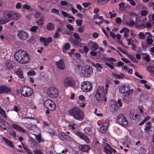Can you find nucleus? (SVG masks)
Instances as JSON below:
<instances>
[{"label":"nucleus","instance_id":"4","mask_svg":"<svg viewBox=\"0 0 154 154\" xmlns=\"http://www.w3.org/2000/svg\"><path fill=\"white\" fill-rule=\"evenodd\" d=\"M102 61L105 62V65L109 67L111 69H113L114 66H113L114 63L113 61H116V59L112 57H104L101 58Z\"/></svg>","mask_w":154,"mask_h":154},{"label":"nucleus","instance_id":"39","mask_svg":"<svg viewBox=\"0 0 154 154\" xmlns=\"http://www.w3.org/2000/svg\"><path fill=\"white\" fill-rule=\"evenodd\" d=\"M70 47V45L68 43H66L62 48V50L64 52H65L66 51L68 50Z\"/></svg>","mask_w":154,"mask_h":154},{"label":"nucleus","instance_id":"7","mask_svg":"<svg viewBox=\"0 0 154 154\" xmlns=\"http://www.w3.org/2000/svg\"><path fill=\"white\" fill-rule=\"evenodd\" d=\"M109 105L110 107L115 110L118 107L122 106L121 99H118L117 103L115 100H111L110 101Z\"/></svg>","mask_w":154,"mask_h":154},{"label":"nucleus","instance_id":"30","mask_svg":"<svg viewBox=\"0 0 154 154\" xmlns=\"http://www.w3.org/2000/svg\"><path fill=\"white\" fill-rule=\"evenodd\" d=\"M60 11L62 14L65 17H67L69 18L73 19V20H75V18L71 16L70 14H68L66 12L62 10H61Z\"/></svg>","mask_w":154,"mask_h":154},{"label":"nucleus","instance_id":"29","mask_svg":"<svg viewBox=\"0 0 154 154\" xmlns=\"http://www.w3.org/2000/svg\"><path fill=\"white\" fill-rule=\"evenodd\" d=\"M2 139L4 140L5 143L9 146L13 148L14 147V145L11 141L4 137H2Z\"/></svg>","mask_w":154,"mask_h":154},{"label":"nucleus","instance_id":"64","mask_svg":"<svg viewBox=\"0 0 154 154\" xmlns=\"http://www.w3.org/2000/svg\"><path fill=\"white\" fill-rule=\"evenodd\" d=\"M35 154H45L42 151L39 150H35L34 151Z\"/></svg>","mask_w":154,"mask_h":154},{"label":"nucleus","instance_id":"9","mask_svg":"<svg viewBox=\"0 0 154 154\" xmlns=\"http://www.w3.org/2000/svg\"><path fill=\"white\" fill-rule=\"evenodd\" d=\"M47 94L50 97L55 98L58 96L57 90L54 88H50L48 89Z\"/></svg>","mask_w":154,"mask_h":154},{"label":"nucleus","instance_id":"19","mask_svg":"<svg viewBox=\"0 0 154 154\" xmlns=\"http://www.w3.org/2000/svg\"><path fill=\"white\" fill-rule=\"evenodd\" d=\"M76 134L81 139L84 140L87 143H88L90 141L89 138L83 133L79 131H77L76 132Z\"/></svg>","mask_w":154,"mask_h":154},{"label":"nucleus","instance_id":"12","mask_svg":"<svg viewBox=\"0 0 154 154\" xmlns=\"http://www.w3.org/2000/svg\"><path fill=\"white\" fill-rule=\"evenodd\" d=\"M133 92L134 90L133 89H130L127 94L125 95L123 97V101L125 103H128L130 102L132 100L131 94L133 93Z\"/></svg>","mask_w":154,"mask_h":154},{"label":"nucleus","instance_id":"8","mask_svg":"<svg viewBox=\"0 0 154 154\" xmlns=\"http://www.w3.org/2000/svg\"><path fill=\"white\" fill-rule=\"evenodd\" d=\"M63 84L65 87H73L75 83L73 79L70 77H67L65 79Z\"/></svg>","mask_w":154,"mask_h":154},{"label":"nucleus","instance_id":"33","mask_svg":"<svg viewBox=\"0 0 154 154\" xmlns=\"http://www.w3.org/2000/svg\"><path fill=\"white\" fill-rule=\"evenodd\" d=\"M91 49L93 50L96 51L99 48L98 44L96 42H92L91 43Z\"/></svg>","mask_w":154,"mask_h":154},{"label":"nucleus","instance_id":"50","mask_svg":"<svg viewBox=\"0 0 154 154\" xmlns=\"http://www.w3.org/2000/svg\"><path fill=\"white\" fill-rule=\"evenodd\" d=\"M125 3L124 2H121L119 3V9L121 10H123L125 8Z\"/></svg>","mask_w":154,"mask_h":154},{"label":"nucleus","instance_id":"45","mask_svg":"<svg viewBox=\"0 0 154 154\" xmlns=\"http://www.w3.org/2000/svg\"><path fill=\"white\" fill-rule=\"evenodd\" d=\"M78 103L79 104V106L80 107L84 108L86 105V103L84 102V101H78Z\"/></svg>","mask_w":154,"mask_h":154},{"label":"nucleus","instance_id":"34","mask_svg":"<svg viewBox=\"0 0 154 154\" xmlns=\"http://www.w3.org/2000/svg\"><path fill=\"white\" fill-rule=\"evenodd\" d=\"M44 18L43 17H41L40 19L37 21L38 25L41 27H42L44 24Z\"/></svg>","mask_w":154,"mask_h":154},{"label":"nucleus","instance_id":"6","mask_svg":"<svg viewBox=\"0 0 154 154\" xmlns=\"http://www.w3.org/2000/svg\"><path fill=\"white\" fill-rule=\"evenodd\" d=\"M116 121L119 124L124 127L127 126L128 124V120L123 114H120L118 116Z\"/></svg>","mask_w":154,"mask_h":154},{"label":"nucleus","instance_id":"61","mask_svg":"<svg viewBox=\"0 0 154 154\" xmlns=\"http://www.w3.org/2000/svg\"><path fill=\"white\" fill-rule=\"evenodd\" d=\"M127 56L129 59L131 60H132L134 62H136V60L135 58L132 56L130 55H128Z\"/></svg>","mask_w":154,"mask_h":154},{"label":"nucleus","instance_id":"48","mask_svg":"<svg viewBox=\"0 0 154 154\" xmlns=\"http://www.w3.org/2000/svg\"><path fill=\"white\" fill-rule=\"evenodd\" d=\"M21 143L22 145V146L23 148L24 149H25V150L29 154H33V153L31 152L30 151V150L27 148H26V147L23 144V143L22 142H21Z\"/></svg>","mask_w":154,"mask_h":154},{"label":"nucleus","instance_id":"21","mask_svg":"<svg viewBox=\"0 0 154 154\" xmlns=\"http://www.w3.org/2000/svg\"><path fill=\"white\" fill-rule=\"evenodd\" d=\"M10 12V20H17L20 17V15L17 13L15 12L12 13Z\"/></svg>","mask_w":154,"mask_h":154},{"label":"nucleus","instance_id":"42","mask_svg":"<svg viewBox=\"0 0 154 154\" xmlns=\"http://www.w3.org/2000/svg\"><path fill=\"white\" fill-rule=\"evenodd\" d=\"M61 136L64 139L66 140H69L70 139V137L68 135H67L66 133H62L61 134Z\"/></svg>","mask_w":154,"mask_h":154},{"label":"nucleus","instance_id":"58","mask_svg":"<svg viewBox=\"0 0 154 154\" xmlns=\"http://www.w3.org/2000/svg\"><path fill=\"white\" fill-rule=\"evenodd\" d=\"M38 27L37 26H32L30 28L31 31L33 32H35L36 31Z\"/></svg>","mask_w":154,"mask_h":154},{"label":"nucleus","instance_id":"52","mask_svg":"<svg viewBox=\"0 0 154 154\" xmlns=\"http://www.w3.org/2000/svg\"><path fill=\"white\" fill-rule=\"evenodd\" d=\"M13 110L16 112H18L20 110V108L17 105H14L13 107Z\"/></svg>","mask_w":154,"mask_h":154},{"label":"nucleus","instance_id":"60","mask_svg":"<svg viewBox=\"0 0 154 154\" xmlns=\"http://www.w3.org/2000/svg\"><path fill=\"white\" fill-rule=\"evenodd\" d=\"M139 37L141 39H144L145 38L144 34L142 32H140L139 34Z\"/></svg>","mask_w":154,"mask_h":154},{"label":"nucleus","instance_id":"55","mask_svg":"<svg viewBox=\"0 0 154 154\" xmlns=\"http://www.w3.org/2000/svg\"><path fill=\"white\" fill-rule=\"evenodd\" d=\"M35 74V72L34 71L32 70H31L28 72H27V74L28 75H30L31 76L34 75Z\"/></svg>","mask_w":154,"mask_h":154},{"label":"nucleus","instance_id":"24","mask_svg":"<svg viewBox=\"0 0 154 154\" xmlns=\"http://www.w3.org/2000/svg\"><path fill=\"white\" fill-rule=\"evenodd\" d=\"M97 92L98 94H100L105 96V95L107 93V89H105L103 86H100L97 88Z\"/></svg>","mask_w":154,"mask_h":154},{"label":"nucleus","instance_id":"44","mask_svg":"<svg viewBox=\"0 0 154 154\" xmlns=\"http://www.w3.org/2000/svg\"><path fill=\"white\" fill-rule=\"evenodd\" d=\"M135 24V22L132 20H130L126 23V25L128 26H133Z\"/></svg>","mask_w":154,"mask_h":154},{"label":"nucleus","instance_id":"23","mask_svg":"<svg viewBox=\"0 0 154 154\" xmlns=\"http://www.w3.org/2000/svg\"><path fill=\"white\" fill-rule=\"evenodd\" d=\"M103 151L106 154H111L112 153V148L109 144L106 143L104 145Z\"/></svg>","mask_w":154,"mask_h":154},{"label":"nucleus","instance_id":"36","mask_svg":"<svg viewBox=\"0 0 154 154\" xmlns=\"http://www.w3.org/2000/svg\"><path fill=\"white\" fill-rule=\"evenodd\" d=\"M47 29L49 30H53L54 29V26L53 23H49L47 25Z\"/></svg>","mask_w":154,"mask_h":154},{"label":"nucleus","instance_id":"59","mask_svg":"<svg viewBox=\"0 0 154 154\" xmlns=\"http://www.w3.org/2000/svg\"><path fill=\"white\" fill-rule=\"evenodd\" d=\"M121 38V35L119 34L117 35V38L119 43L120 44L122 45V41H120Z\"/></svg>","mask_w":154,"mask_h":154},{"label":"nucleus","instance_id":"31","mask_svg":"<svg viewBox=\"0 0 154 154\" xmlns=\"http://www.w3.org/2000/svg\"><path fill=\"white\" fill-rule=\"evenodd\" d=\"M15 73L20 78H23V72L20 69H17L15 72Z\"/></svg>","mask_w":154,"mask_h":154},{"label":"nucleus","instance_id":"10","mask_svg":"<svg viewBox=\"0 0 154 154\" xmlns=\"http://www.w3.org/2000/svg\"><path fill=\"white\" fill-rule=\"evenodd\" d=\"M10 15L9 11L4 13L3 17L0 18V24H4L8 22L10 20Z\"/></svg>","mask_w":154,"mask_h":154},{"label":"nucleus","instance_id":"54","mask_svg":"<svg viewBox=\"0 0 154 154\" xmlns=\"http://www.w3.org/2000/svg\"><path fill=\"white\" fill-rule=\"evenodd\" d=\"M109 125V120L108 119H106V120L104 123L102 125L105 127H106V128H108Z\"/></svg>","mask_w":154,"mask_h":154},{"label":"nucleus","instance_id":"1","mask_svg":"<svg viewBox=\"0 0 154 154\" xmlns=\"http://www.w3.org/2000/svg\"><path fill=\"white\" fill-rule=\"evenodd\" d=\"M92 72V69L91 66L86 65L83 67L80 71V75L82 76L87 77L90 76Z\"/></svg>","mask_w":154,"mask_h":154},{"label":"nucleus","instance_id":"25","mask_svg":"<svg viewBox=\"0 0 154 154\" xmlns=\"http://www.w3.org/2000/svg\"><path fill=\"white\" fill-rule=\"evenodd\" d=\"M5 66L9 69H12L15 66V63L12 61H7L5 63Z\"/></svg>","mask_w":154,"mask_h":154},{"label":"nucleus","instance_id":"27","mask_svg":"<svg viewBox=\"0 0 154 154\" xmlns=\"http://www.w3.org/2000/svg\"><path fill=\"white\" fill-rule=\"evenodd\" d=\"M12 127L17 130L22 132L24 133L25 132V129L17 125L13 124L12 125Z\"/></svg>","mask_w":154,"mask_h":154},{"label":"nucleus","instance_id":"38","mask_svg":"<svg viewBox=\"0 0 154 154\" xmlns=\"http://www.w3.org/2000/svg\"><path fill=\"white\" fill-rule=\"evenodd\" d=\"M135 114V112L134 110H131L130 112V116L131 118L132 119H134L137 118L138 115L135 114L134 116V115Z\"/></svg>","mask_w":154,"mask_h":154},{"label":"nucleus","instance_id":"41","mask_svg":"<svg viewBox=\"0 0 154 154\" xmlns=\"http://www.w3.org/2000/svg\"><path fill=\"white\" fill-rule=\"evenodd\" d=\"M151 128V126L150 123L149 122H147L146 124V126L144 130L145 131L147 132L149 131Z\"/></svg>","mask_w":154,"mask_h":154},{"label":"nucleus","instance_id":"13","mask_svg":"<svg viewBox=\"0 0 154 154\" xmlns=\"http://www.w3.org/2000/svg\"><path fill=\"white\" fill-rule=\"evenodd\" d=\"M130 88L129 86L127 85H123L120 86L119 88V91L122 94L128 93Z\"/></svg>","mask_w":154,"mask_h":154},{"label":"nucleus","instance_id":"43","mask_svg":"<svg viewBox=\"0 0 154 154\" xmlns=\"http://www.w3.org/2000/svg\"><path fill=\"white\" fill-rule=\"evenodd\" d=\"M2 89H3V93H7L11 91V89L6 86H2Z\"/></svg>","mask_w":154,"mask_h":154},{"label":"nucleus","instance_id":"62","mask_svg":"<svg viewBox=\"0 0 154 154\" xmlns=\"http://www.w3.org/2000/svg\"><path fill=\"white\" fill-rule=\"evenodd\" d=\"M66 27L70 31L73 30L74 29V28L70 24H68L66 26Z\"/></svg>","mask_w":154,"mask_h":154},{"label":"nucleus","instance_id":"57","mask_svg":"<svg viewBox=\"0 0 154 154\" xmlns=\"http://www.w3.org/2000/svg\"><path fill=\"white\" fill-rule=\"evenodd\" d=\"M76 22L78 26H81L82 24V21L81 20L78 19L76 20Z\"/></svg>","mask_w":154,"mask_h":154},{"label":"nucleus","instance_id":"18","mask_svg":"<svg viewBox=\"0 0 154 154\" xmlns=\"http://www.w3.org/2000/svg\"><path fill=\"white\" fill-rule=\"evenodd\" d=\"M25 51L23 50H19L16 52L15 54V57L17 61L22 57L25 54Z\"/></svg>","mask_w":154,"mask_h":154},{"label":"nucleus","instance_id":"32","mask_svg":"<svg viewBox=\"0 0 154 154\" xmlns=\"http://www.w3.org/2000/svg\"><path fill=\"white\" fill-rule=\"evenodd\" d=\"M112 75L113 77L117 79H122L125 77L124 75L122 74H117L115 73H112Z\"/></svg>","mask_w":154,"mask_h":154},{"label":"nucleus","instance_id":"47","mask_svg":"<svg viewBox=\"0 0 154 154\" xmlns=\"http://www.w3.org/2000/svg\"><path fill=\"white\" fill-rule=\"evenodd\" d=\"M51 12L55 14L58 16L60 15L59 11L58 9L55 8H53L51 10Z\"/></svg>","mask_w":154,"mask_h":154},{"label":"nucleus","instance_id":"56","mask_svg":"<svg viewBox=\"0 0 154 154\" xmlns=\"http://www.w3.org/2000/svg\"><path fill=\"white\" fill-rule=\"evenodd\" d=\"M148 13V11L146 10H142L141 12V15L146 16Z\"/></svg>","mask_w":154,"mask_h":154},{"label":"nucleus","instance_id":"28","mask_svg":"<svg viewBox=\"0 0 154 154\" xmlns=\"http://www.w3.org/2000/svg\"><path fill=\"white\" fill-rule=\"evenodd\" d=\"M79 147L82 151L85 152H87L90 149V147L87 145H81Z\"/></svg>","mask_w":154,"mask_h":154},{"label":"nucleus","instance_id":"22","mask_svg":"<svg viewBox=\"0 0 154 154\" xmlns=\"http://www.w3.org/2000/svg\"><path fill=\"white\" fill-rule=\"evenodd\" d=\"M40 41L44 43L45 46H47L52 41V38L51 37H49L47 38L43 37H41L40 39Z\"/></svg>","mask_w":154,"mask_h":154},{"label":"nucleus","instance_id":"51","mask_svg":"<svg viewBox=\"0 0 154 154\" xmlns=\"http://www.w3.org/2000/svg\"><path fill=\"white\" fill-rule=\"evenodd\" d=\"M125 40L127 41V44L128 45H131L133 44V42L131 40V38H126Z\"/></svg>","mask_w":154,"mask_h":154},{"label":"nucleus","instance_id":"11","mask_svg":"<svg viewBox=\"0 0 154 154\" xmlns=\"http://www.w3.org/2000/svg\"><path fill=\"white\" fill-rule=\"evenodd\" d=\"M30 59L29 55L26 52L22 57L20 59H18L17 61L20 63L25 64L28 63Z\"/></svg>","mask_w":154,"mask_h":154},{"label":"nucleus","instance_id":"20","mask_svg":"<svg viewBox=\"0 0 154 154\" xmlns=\"http://www.w3.org/2000/svg\"><path fill=\"white\" fill-rule=\"evenodd\" d=\"M95 97L97 100L103 101L104 102H106L107 100L106 97L105 96L100 94H98L97 92L95 94Z\"/></svg>","mask_w":154,"mask_h":154},{"label":"nucleus","instance_id":"5","mask_svg":"<svg viewBox=\"0 0 154 154\" xmlns=\"http://www.w3.org/2000/svg\"><path fill=\"white\" fill-rule=\"evenodd\" d=\"M44 104L47 109L52 111L54 110L56 107V103L54 101L49 99L45 100Z\"/></svg>","mask_w":154,"mask_h":154},{"label":"nucleus","instance_id":"49","mask_svg":"<svg viewBox=\"0 0 154 154\" xmlns=\"http://www.w3.org/2000/svg\"><path fill=\"white\" fill-rule=\"evenodd\" d=\"M150 117L149 116H147L146 117L143 121V122H141V123H140L139 124V125H143L144 122H146L148 120H149V119H150Z\"/></svg>","mask_w":154,"mask_h":154},{"label":"nucleus","instance_id":"53","mask_svg":"<svg viewBox=\"0 0 154 154\" xmlns=\"http://www.w3.org/2000/svg\"><path fill=\"white\" fill-rule=\"evenodd\" d=\"M79 100L78 101H84L85 99V97L83 95H80L79 97Z\"/></svg>","mask_w":154,"mask_h":154},{"label":"nucleus","instance_id":"3","mask_svg":"<svg viewBox=\"0 0 154 154\" xmlns=\"http://www.w3.org/2000/svg\"><path fill=\"white\" fill-rule=\"evenodd\" d=\"M81 88L83 92H88L92 90V84L91 83L88 81L84 82L81 84Z\"/></svg>","mask_w":154,"mask_h":154},{"label":"nucleus","instance_id":"14","mask_svg":"<svg viewBox=\"0 0 154 154\" xmlns=\"http://www.w3.org/2000/svg\"><path fill=\"white\" fill-rule=\"evenodd\" d=\"M55 64L59 69L63 70L65 69V65L62 59H61L59 60L56 62Z\"/></svg>","mask_w":154,"mask_h":154},{"label":"nucleus","instance_id":"17","mask_svg":"<svg viewBox=\"0 0 154 154\" xmlns=\"http://www.w3.org/2000/svg\"><path fill=\"white\" fill-rule=\"evenodd\" d=\"M80 110L79 108L77 106H75L72 107L69 111V113L71 116L73 117L76 115L79 111Z\"/></svg>","mask_w":154,"mask_h":154},{"label":"nucleus","instance_id":"26","mask_svg":"<svg viewBox=\"0 0 154 154\" xmlns=\"http://www.w3.org/2000/svg\"><path fill=\"white\" fill-rule=\"evenodd\" d=\"M120 33H122L123 32H124L123 36L125 38H127L128 36V33L129 32V29L126 28H124L121 30L120 31Z\"/></svg>","mask_w":154,"mask_h":154},{"label":"nucleus","instance_id":"16","mask_svg":"<svg viewBox=\"0 0 154 154\" xmlns=\"http://www.w3.org/2000/svg\"><path fill=\"white\" fill-rule=\"evenodd\" d=\"M84 114L83 112L81 109L79 112L74 117V118L79 121H82L84 119Z\"/></svg>","mask_w":154,"mask_h":154},{"label":"nucleus","instance_id":"40","mask_svg":"<svg viewBox=\"0 0 154 154\" xmlns=\"http://www.w3.org/2000/svg\"><path fill=\"white\" fill-rule=\"evenodd\" d=\"M94 66L96 68L97 70L99 72H100L102 69V66L101 64L99 63H96L93 64Z\"/></svg>","mask_w":154,"mask_h":154},{"label":"nucleus","instance_id":"2","mask_svg":"<svg viewBox=\"0 0 154 154\" xmlns=\"http://www.w3.org/2000/svg\"><path fill=\"white\" fill-rule=\"evenodd\" d=\"M21 95L25 97H28L31 96L33 94V90L30 87L23 86L20 89Z\"/></svg>","mask_w":154,"mask_h":154},{"label":"nucleus","instance_id":"35","mask_svg":"<svg viewBox=\"0 0 154 154\" xmlns=\"http://www.w3.org/2000/svg\"><path fill=\"white\" fill-rule=\"evenodd\" d=\"M34 135L35 136L36 139L38 140L39 143L43 141V140L41 138V135L40 133L38 134H34Z\"/></svg>","mask_w":154,"mask_h":154},{"label":"nucleus","instance_id":"46","mask_svg":"<svg viewBox=\"0 0 154 154\" xmlns=\"http://www.w3.org/2000/svg\"><path fill=\"white\" fill-rule=\"evenodd\" d=\"M107 128H107L106 127L102 125L100 128V131L101 133H103L106 131Z\"/></svg>","mask_w":154,"mask_h":154},{"label":"nucleus","instance_id":"15","mask_svg":"<svg viewBox=\"0 0 154 154\" xmlns=\"http://www.w3.org/2000/svg\"><path fill=\"white\" fill-rule=\"evenodd\" d=\"M18 36L22 40H26L28 37V33L23 31H19L18 33Z\"/></svg>","mask_w":154,"mask_h":154},{"label":"nucleus","instance_id":"37","mask_svg":"<svg viewBox=\"0 0 154 154\" xmlns=\"http://www.w3.org/2000/svg\"><path fill=\"white\" fill-rule=\"evenodd\" d=\"M0 114L2 115L4 118L7 119V114L5 110L0 106Z\"/></svg>","mask_w":154,"mask_h":154},{"label":"nucleus","instance_id":"63","mask_svg":"<svg viewBox=\"0 0 154 154\" xmlns=\"http://www.w3.org/2000/svg\"><path fill=\"white\" fill-rule=\"evenodd\" d=\"M116 22L117 23H120L122 22V20L119 17H117L116 20Z\"/></svg>","mask_w":154,"mask_h":154}]
</instances>
